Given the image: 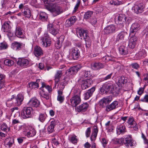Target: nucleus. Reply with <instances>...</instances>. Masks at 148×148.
Masks as SVG:
<instances>
[{
    "label": "nucleus",
    "mask_w": 148,
    "mask_h": 148,
    "mask_svg": "<svg viewBox=\"0 0 148 148\" xmlns=\"http://www.w3.org/2000/svg\"><path fill=\"white\" fill-rule=\"evenodd\" d=\"M28 84L29 87L31 89L38 88L39 87L38 84L36 82H31Z\"/></svg>",
    "instance_id": "obj_45"
},
{
    "label": "nucleus",
    "mask_w": 148,
    "mask_h": 148,
    "mask_svg": "<svg viewBox=\"0 0 148 148\" xmlns=\"http://www.w3.org/2000/svg\"><path fill=\"white\" fill-rule=\"evenodd\" d=\"M147 56V52L145 50L142 49L138 51L134 56V60H139Z\"/></svg>",
    "instance_id": "obj_11"
},
{
    "label": "nucleus",
    "mask_w": 148,
    "mask_h": 148,
    "mask_svg": "<svg viewBox=\"0 0 148 148\" xmlns=\"http://www.w3.org/2000/svg\"><path fill=\"white\" fill-rule=\"evenodd\" d=\"M14 143V138L9 137L6 138L4 141L5 145L9 148H10Z\"/></svg>",
    "instance_id": "obj_28"
},
{
    "label": "nucleus",
    "mask_w": 148,
    "mask_h": 148,
    "mask_svg": "<svg viewBox=\"0 0 148 148\" xmlns=\"http://www.w3.org/2000/svg\"><path fill=\"white\" fill-rule=\"evenodd\" d=\"M22 13H23L24 16L28 18H30L31 16V11L28 8H24V10H22Z\"/></svg>",
    "instance_id": "obj_34"
},
{
    "label": "nucleus",
    "mask_w": 148,
    "mask_h": 148,
    "mask_svg": "<svg viewBox=\"0 0 148 148\" xmlns=\"http://www.w3.org/2000/svg\"><path fill=\"white\" fill-rule=\"evenodd\" d=\"M71 54L74 60H77L80 56V51L77 48H72L71 50Z\"/></svg>",
    "instance_id": "obj_13"
},
{
    "label": "nucleus",
    "mask_w": 148,
    "mask_h": 148,
    "mask_svg": "<svg viewBox=\"0 0 148 148\" xmlns=\"http://www.w3.org/2000/svg\"><path fill=\"white\" fill-rule=\"evenodd\" d=\"M140 29V25L137 22L134 23L132 25L130 30V35L132 36L138 33Z\"/></svg>",
    "instance_id": "obj_8"
},
{
    "label": "nucleus",
    "mask_w": 148,
    "mask_h": 148,
    "mask_svg": "<svg viewBox=\"0 0 148 148\" xmlns=\"http://www.w3.org/2000/svg\"><path fill=\"white\" fill-rule=\"evenodd\" d=\"M62 74V71L58 70L57 71L55 75V82L56 84L58 83Z\"/></svg>",
    "instance_id": "obj_33"
},
{
    "label": "nucleus",
    "mask_w": 148,
    "mask_h": 148,
    "mask_svg": "<svg viewBox=\"0 0 148 148\" xmlns=\"http://www.w3.org/2000/svg\"><path fill=\"white\" fill-rule=\"evenodd\" d=\"M112 100V97L111 96H109L106 98H104L102 99L100 101L99 103L101 106L103 107L109 103Z\"/></svg>",
    "instance_id": "obj_23"
},
{
    "label": "nucleus",
    "mask_w": 148,
    "mask_h": 148,
    "mask_svg": "<svg viewBox=\"0 0 148 148\" xmlns=\"http://www.w3.org/2000/svg\"><path fill=\"white\" fill-rule=\"evenodd\" d=\"M145 88V86H144V88H140L139 89L138 91V93L139 95H141L142 94L143 92V91L144 90V89Z\"/></svg>",
    "instance_id": "obj_63"
},
{
    "label": "nucleus",
    "mask_w": 148,
    "mask_h": 148,
    "mask_svg": "<svg viewBox=\"0 0 148 148\" xmlns=\"http://www.w3.org/2000/svg\"><path fill=\"white\" fill-rule=\"evenodd\" d=\"M112 74H113V73H110V74L108 75L106 77L103 78V79L104 80H108V79H110L112 75Z\"/></svg>",
    "instance_id": "obj_64"
},
{
    "label": "nucleus",
    "mask_w": 148,
    "mask_h": 148,
    "mask_svg": "<svg viewBox=\"0 0 148 148\" xmlns=\"http://www.w3.org/2000/svg\"><path fill=\"white\" fill-rule=\"evenodd\" d=\"M126 17L125 14H119L118 18V22L119 24H123L126 21Z\"/></svg>",
    "instance_id": "obj_36"
},
{
    "label": "nucleus",
    "mask_w": 148,
    "mask_h": 148,
    "mask_svg": "<svg viewBox=\"0 0 148 148\" xmlns=\"http://www.w3.org/2000/svg\"><path fill=\"white\" fill-rule=\"evenodd\" d=\"M95 87H93L88 90L84 94V98L85 99L87 100L92 95L95 90Z\"/></svg>",
    "instance_id": "obj_25"
},
{
    "label": "nucleus",
    "mask_w": 148,
    "mask_h": 148,
    "mask_svg": "<svg viewBox=\"0 0 148 148\" xmlns=\"http://www.w3.org/2000/svg\"><path fill=\"white\" fill-rule=\"evenodd\" d=\"M40 104L39 100L35 98H33L30 100L27 105L31 108H37L39 106Z\"/></svg>",
    "instance_id": "obj_12"
},
{
    "label": "nucleus",
    "mask_w": 148,
    "mask_h": 148,
    "mask_svg": "<svg viewBox=\"0 0 148 148\" xmlns=\"http://www.w3.org/2000/svg\"><path fill=\"white\" fill-rule=\"evenodd\" d=\"M104 9L103 6L102 5H101L99 6V7H98L97 8L96 10V11L98 13H100L102 12Z\"/></svg>",
    "instance_id": "obj_54"
},
{
    "label": "nucleus",
    "mask_w": 148,
    "mask_h": 148,
    "mask_svg": "<svg viewBox=\"0 0 148 148\" xmlns=\"http://www.w3.org/2000/svg\"><path fill=\"white\" fill-rule=\"evenodd\" d=\"M40 88L42 90L46 91L49 93L51 91V88L49 85H46L44 83H42V86Z\"/></svg>",
    "instance_id": "obj_39"
},
{
    "label": "nucleus",
    "mask_w": 148,
    "mask_h": 148,
    "mask_svg": "<svg viewBox=\"0 0 148 148\" xmlns=\"http://www.w3.org/2000/svg\"><path fill=\"white\" fill-rule=\"evenodd\" d=\"M120 53L122 55H125L128 53L127 48L124 46H121L119 48Z\"/></svg>",
    "instance_id": "obj_37"
},
{
    "label": "nucleus",
    "mask_w": 148,
    "mask_h": 148,
    "mask_svg": "<svg viewBox=\"0 0 148 148\" xmlns=\"http://www.w3.org/2000/svg\"><path fill=\"white\" fill-rule=\"evenodd\" d=\"M8 47L7 43L5 41L0 43V50H5L7 49Z\"/></svg>",
    "instance_id": "obj_47"
},
{
    "label": "nucleus",
    "mask_w": 148,
    "mask_h": 148,
    "mask_svg": "<svg viewBox=\"0 0 148 148\" xmlns=\"http://www.w3.org/2000/svg\"><path fill=\"white\" fill-rule=\"evenodd\" d=\"M88 32L87 31L82 29H79L77 32V34L78 37H80L82 39H83L85 40L86 46L87 41L89 39Z\"/></svg>",
    "instance_id": "obj_5"
},
{
    "label": "nucleus",
    "mask_w": 148,
    "mask_h": 148,
    "mask_svg": "<svg viewBox=\"0 0 148 148\" xmlns=\"http://www.w3.org/2000/svg\"><path fill=\"white\" fill-rule=\"evenodd\" d=\"M98 131V127L97 126H94L92 130V133L90 137V139L92 142L91 148H96V144L94 142L95 141Z\"/></svg>",
    "instance_id": "obj_4"
},
{
    "label": "nucleus",
    "mask_w": 148,
    "mask_h": 148,
    "mask_svg": "<svg viewBox=\"0 0 148 148\" xmlns=\"http://www.w3.org/2000/svg\"><path fill=\"white\" fill-rule=\"evenodd\" d=\"M113 143L114 144H124L126 146L128 147L133 146V140L129 135H127L124 138L114 139L113 140Z\"/></svg>",
    "instance_id": "obj_1"
},
{
    "label": "nucleus",
    "mask_w": 148,
    "mask_h": 148,
    "mask_svg": "<svg viewBox=\"0 0 148 148\" xmlns=\"http://www.w3.org/2000/svg\"><path fill=\"white\" fill-rule=\"evenodd\" d=\"M25 134L27 135L28 137H32L35 136L36 134V132L34 130H30L29 129L25 132Z\"/></svg>",
    "instance_id": "obj_41"
},
{
    "label": "nucleus",
    "mask_w": 148,
    "mask_h": 148,
    "mask_svg": "<svg viewBox=\"0 0 148 148\" xmlns=\"http://www.w3.org/2000/svg\"><path fill=\"white\" fill-rule=\"evenodd\" d=\"M119 102L117 101H114L110 105L106 107V110L109 112L116 108L118 107Z\"/></svg>",
    "instance_id": "obj_21"
},
{
    "label": "nucleus",
    "mask_w": 148,
    "mask_h": 148,
    "mask_svg": "<svg viewBox=\"0 0 148 148\" xmlns=\"http://www.w3.org/2000/svg\"><path fill=\"white\" fill-rule=\"evenodd\" d=\"M47 27L49 32L53 35L56 36L58 33V31L54 28L52 24H49Z\"/></svg>",
    "instance_id": "obj_29"
},
{
    "label": "nucleus",
    "mask_w": 148,
    "mask_h": 148,
    "mask_svg": "<svg viewBox=\"0 0 148 148\" xmlns=\"http://www.w3.org/2000/svg\"><path fill=\"white\" fill-rule=\"evenodd\" d=\"M81 68V66L79 65H77L71 68V70L73 71V73H77Z\"/></svg>",
    "instance_id": "obj_51"
},
{
    "label": "nucleus",
    "mask_w": 148,
    "mask_h": 148,
    "mask_svg": "<svg viewBox=\"0 0 148 148\" xmlns=\"http://www.w3.org/2000/svg\"><path fill=\"white\" fill-rule=\"evenodd\" d=\"M48 18L47 14L45 12H41L40 14V19L43 21L47 20Z\"/></svg>",
    "instance_id": "obj_43"
},
{
    "label": "nucleus",
    "mask_w": 148,
    "mask_h": 148,
    "mask_svg": "<svg viewBox=\"0 0 148 148\" xmlns=\"http://www.w3.org/2000/svg\"><path fill=\"white\" fill-rule=\"evenodd\" d=\"M88 106V104L86 102L77 107L75 108V109L78 112H84L87 110Z\"/></svg>",
    "instance_id": "obj_17"
},
{
    "label": "nucleus",
    "mask_w": 148,
    "mask_h": 148,
    "mask_svg": "<svg viewBox=\"0 0 148 148\" xmlns=\"http://www.w3.org/2000/svg\"><path fill=\"white\" fill-rule=\"evenodd\" d=\"M71 70V68L67 70L66 72V74L67 75L69 76L74 74L73 71H72Z\"/></svg>",
    "instance_id": "obj_61"
},
{
    "label": "nucleus",
    "mask_w": 148,
    "mask_h": 148,
    "mask_svg": "<svg viewBox=\"0 0 148 148\" xmlns=\"http://www.w3.org/2000/svg\"><path fill=\"white\" fill-rule=\"evenodd\" d=\"M81 75H82V77L83 78L89 77L90 75V71L85 70L81 73Z\"/></svg>",
    "instance_id": "obj_48"
},
{
    "label": "nucleus",
    "mask_w": 148,
    "mask_h": 148,
    "mask_svg": "<svg viewBox=\"0 0 148 148\" xmlns=\"http://www.w3.org/2000/svg\"><path fill=\"white\" fill-rule=\"evenodd\" d=\"M64 40V36L63 35H61L59 38H57V40L61 43H62Z\"/></svg>",
    "instance_id": "obj_62"
},
{
    "label": "nucleus",
    "mask_w": 148,
    "mask_h": 148,
    "mask_svg": "<svg viewBox=\"0 0 148 148\" xmlns=\"http://www.w3.org/2000/svg\"><path fill=\"white\" fill-rule=\"evenodd\" d=\"M70 140L73 143H76L77 142V139L76 136H73L70 138Z\"/></svg>",
    "instance_id": "obj_55"
},
{
    "label": "nucleus",
    "mask_w": 148,
    "mask_h": 148,
    "mask_svg": "<svg viewBox=\"0 0 148 148\" xmlns=\"http://www.w3.org/2000/svg\"><path fill=\"white\" fill-rule=\"evenodd\" d=\"M33 109L30 107H24L21 113L22 117L24 119L31 118Z\"/></svg>",
    "instance_id": "obj_3"
},
{
    "label": "nucleus",
    "mask_w": 148,
    "mask_h": 148,
    "mask_svg": "<svg viewBox=\"0 0 148 148\" xmlns=\"http://www.w3.org/2000/svg\"><path fill=\"white\" fill-rule=\"evenodd\" d=\"M50 125L48 126L47 129L49 133H52L54 130V128L56 125V122L53 119H52Z\"/></svg>",
    "instance_id": "obj_32"
},
{
    "label": "nucleus",
    "mask_w": 148,
    "mask_h": 148,
    "mask_svg": "<svg viewBox=\"0 0 148 148\" xmlns=\"http://www.w3.org/2000/svg\"><path fill=\"white\" fill-rule=\"evenodd\" d=\"M62 43H61L60 42L56 41L55 44V46L56 49H60L62 46Z\"/></svg>",
    "instance_id": "obj_57"
},
{
    "label": "nucleus",
    "mask_w": 148,
    "mask_h": 148,
    "mask_svg": "<svg viewBox=\"0 0 148 148\" xmlns=\"http://www.w3.org/2000/svg\"><path fill=\"white\" fill-rule=\"evenodd\" d=\"M90 133L91 128L90 127H89L87 128L85 132L86 136V137L88 138L90 136Z\"/></svg>",
    "instance_id": "obj_56"
},
{
    "label": "nucleus",
    "mask_w": 148,
    "mask_h": 148,
    "mask_svg": "<svg viewBox=\"0 0 148 148\" xmlns=\"http://www.w3.org/2000/svg\"><path fill=\"white\" fill-rule=\"evenodd\" d=\"M127 123L130 125V126H133V125H136V123L134 120V118L132 116H130L129 118Z\"/></svg>",
    "instance_id": "obj_42"
},
{
    "label": "nucleus",
    "mask_w": 148,
    "mask_h": 148,
    "mask_svg": "<svg viewBox=\"0 0 148 148\" xmlns=\"http://www.w3.org/2000/svg\"><path fill=\"white\" fill-rule=\"evenodd\" d=\"M23 29L20 27H17L16 29V32L15 34L18 37L21 38V36H23Z\"/></svg>",
    "instance_id": "obj_38"
},
{
    "label": "nucleus",
    "mask_w": 148,
    "mask_h": 148,
    "mask_svg": "<svg viewBox=\"0 0 148 148\" xmlns=\"http://www.w3.org/2000/svg\"><path fill=\"white\" fill-rule=\"evenodd\" d=\"M10 22H5L2 25V29L4 32L7 33V35L9 37H12L13 34L11 31V27L10 24Z\"/></svg>",
    "instance_id": "obj_6"
},
{
    "label": "nucleus",
    "mask_w": 148,
    "mask_h": 148,
    "mask_svg": "<svg viewBox=\"0 0 148 148\" xmlns=\"http://www.w3.org/2000/svg\"><path fill=\"white\" fill-rule=\"evenodd\" d=\"M40 92L41 97L46 100L49 99L50 98V96L48 92L44 90Z\"/></svg>",
    "instance_id": "obj_44"
},
{
    "label": "nucleus",
    "mask_w": 148,
    "mask_h": 148,
    "mask_svg": "<svg viewBox=\"0 0 148 148\" xmlns=\"http://www.w3.org/2000/svg\"><path fill=\"white\" fill-rule=\"evenodd\" d=\"M130 66L133 69H137L140 67L138 64L136 63L131 64Z\"/></svg>",
    "instance_id": "obj_53"
},
{
    "label": "nucleus",
    "mask_w": 148,
    "mask_h": 148,
    "mask_svg": "<svg viewBox=\"0 0 148 148\" xmlns=\"http://www.w3.org/2000/svg\"><path fill=\"white\" fill-rule=\"evenodd\" d=\"M63 92L58 91V96L57 100L59 101L60 103H63L64 100V96L63 95Z\"/></svg>",
    "instance_id": "obj_35"
},
{
    "label": "nucleus",
    "mask_w": 148,
    "mask_h": 148,
    "mask_svg": "<svg viewBox=\"0 0 148 148\" xmlns=\"http://www.w3.org/2000/svg\"><path fill=\"white\" fill-rule=\"evenodd\" d=\"M92 14V11H88L85 13L84 15V18L85 19H88L91 17Z\"/></svg>",
    "instance_id": "obj_49"
},
{
    "label": "nucleus",
    "mask_w": 148,
    "mask_h": 148,
    "mask_svg": "<svg viewBox=\"0 0 148 148\" xmlns=\"http://www.w3.org/2000/svg\"><path fill=\"white\" fill-rule=\"evenodd\" d=\"M1 129L2 131L5 132H8L10 130V128L8 127L7 125L5 123H3L1 125Z\"/></svg>",
    "instance_id": "obj_50"
},
{
    "label": "nucleus",
    "mask_w": 148,
    "mask_h": 148,
    "mask_svg": "<svg viewBox=\"0 0 148 148\" xmlns=\"http://www.w3.org/2000/svg\"><path fill=\"white\" fill-rule=\"evenodd\" d=\"M23 45L24 46L25 44H23L21 43L15 41L12 43L11 47L14 50L17 51L21 50Z\"/></svg>",
    "instance_id": "obj_26"
},
{
    "label": "nucleus",
    "mask_w": 148,
    "mask_h": 148,
    "mask_svg": "<svg viewBox=\"0 0 148 148\" xmlns=\"http://www.w3.org/2000/svg\"><path fill=\"white\" fill-rule=\"evenodd\" d=\"M125 130V126L122 124L118 125L116 129L117 133L118 134H124L126 132Z\"/></svg>",
    "instance_id": "obj_31"
},
{
    "label": "nucleus",
    "mask_w": 148,
    "mask_h": 148,
    "mask_svg": "<svg viewBox=\"0 0 148 148\" xmlns=\"http://www.w3.org/2000/svg\"><path fill=\"white\" fill-rule=\"evenodd\" d=\"M144 6L142 3H140L138 5H135L132 8V10H134V12L136 14L141 13L143 11Z\"/></svg>",
    "instance_id": "obj_14"
},
{
    "label": "nucleus",
    "mask_w": 148,
    "mask_h": 148,
    "mask_svg": "<svg viewBox=\"0 0 148 148\" xmlns=\"http://www.w3.org/2000/svg\"><path fill=\"white\" fill-rule=\"evenodd\" d=\"M77 20V19L75 16H72L66 20L65 22V25L66 27H69L73 25Z\"/></svg>",
    "instance_id": "obj_20"
},
{
    "label": "nucleus",
    "mask_w": 148,
    "mask_h": 148,
    "mask_svg": "<svg viewBox=\"0 0 148 148\" xmlns=\"http://www.w3.org/2000/svg\"><path fill=\"white\" fill-rule=\"evenodd\" d=\"M125 82V78L124 77H121L119 79L117 82V85L119 86L122 84H123Z\"/></svg>",
    "instance_id": "obj_52"
},
{
    "label": "nucleus",
    "mask_w": 148,
    "mask_h": 148,
    "mask_svg": "<svg viewBox=\"0 0 148 148\" xmlns=\"http://www.w3.org/2000/svg\"><path fill=\"white\" fill-rule=\"evenodd\" d=\"M116 27L113 25H111L106 27L104 29V32L106 34H109L114 32Z\"/></svg>",
    "instance_id": "obj_24"
},
{
    "label": "nucleus",
    "mask_w": 148,
    "mask_h": 148,
    "mask_svg": "<svg viewBox=\"0 0 148 148\" xmlns=\"http://www.w3.org/2000/svg\"><path fill=\"white\" fill-rule=\"evenodd\" d=\"M113 86L111 83H106L103 84L100 89V91L102 94H106L110 90Z\"/></svg>",
    "instance_id": "obj_10"
},
{
    "label": "nucleus",
    "mask_w": 148,
    "mask_h": 148,
    "mask_svg": "<svg viewBox=\"0 0 148 148\" xmlns=\"http://www.w3.org/2000/svg\"><path fill=\"white\" fill-rule=\"evenodd\" d=\"M92 83V81L91 79H87L84 80L82 82L81 85L82 88L83 90H85L90 87Z\"/></svg>",
    "instance_id": "obj_15"
},
{
    "label": "nucleus",
    "mask_w": 148,
    "mask_h": 148,
    "mask_svg": "<svg viewBox=\"0 0 148 148\" xmlns=\"http://www.w3.org/2000/svg\"><path fill=\"white\" fill-rule=\"evenodd\" d=\"M24 99V96L22 94H18L16 97L15 98V104L16 106H20L22 103Z\"/></svg>",
    "instance_id": "obj_22"
},
{
    "label": "nucleus",
    "mask_w": 148,
    "mask_h": 148,
    "mask_svg": "<svg viewBox=\"0 0 148 148\" xmlns=\"http://www.w3.org/2000/svg\"><path fill=\"white\" fill-rule=\"evenodd\" d=\"M129 40L128 46L130 48L133 49L136 45L138 38L136 36H133Z\"/></svg>",
    "instance_id": "obj_18"
},
{
    "label": "nucleus",
    "mask_w": 148,
    "mask_h": 148,
    "mask_svg": "<svg viewBox=\"0 0 148 148\" xmlns=\"http://www.w3.org/2000/svg\"><path fill=\"white\" fill-rule=\"evenodd\" d=\"M114 57L112 56L110 57L108 56H107L105 57V59L106 61H114Z\"/></svg>",
    "instance_id": "obj_58"
},
{
    "label": "nucleus",
    "mask_w": 148,
    "mask_h": 148,
    "mask_svg": "<svg viewBox=\"0 0 148 148\" xmlns=\"http://www.w3.org/2000/svg\"><path fill=\"white\" fill-rule=\"evenodd\" d=\"M110 3L112 5H118L120 4V2L117 0H114L110 2Z\"/></svg>",
    "instance_id": "obj_59"
},
{
    "label": "nucleus",
    "mask_w": 148,
    "mask_h": 148,
    "mask_svg": "<svg viewBox=\"0 0 148 148\" xmlns=\"http://www.w3.org/2000/svg\"><path fill=\"white\" fill-rule=\"evenodd\" d=\"M104 147H105L106 146L107 144L108 141L106 140V139L105 138H103L102 140V141H101Z\"/></svg>",
    "instance_id": "obj_60"
},
{
    "label": "nucleus",
    "mask_w": 148,
    "mask_h": 148,
    "mask_svg": "<svg viewBox=\"0 0 148 148\" xmlns=\"http://www.w3.org/2000/svg\"><path fill=\"white\" fill-rule=\"evenodd\" d=\"M29 63L28 60L23 58H19L17 62V64L21 67H24L27 66Z\"/></svg>",
    "instance_id": "obj_19"
},
{
    "label": "nucleus",
    "mask_w": 148,
    "mask_h": 148,
    "mask_svg": "<svg viewBox=\"0 0 148 148\" xmlns=\"http://www.w3.org/2000/svg\"><path fill=\"white\" fill-rule=\"evenodd\" d=\"M47 9L55 16L59 15L62 12V8L58 5H53V7H49Z\"/></svg>",
    "instance_id": "obj_7"
},
{
    "label": "nucleus",
    "mask_w": 148,
    "mask_h": 148,
    "mask_svg": "<svg viewBox=\"0 0 148 148\" xmlns=\"http://www.w3.org/2000/svg\"><path fill=\"white\" fill-rule=\"evenodd\" d=\"M4 63L5 65L10 66H13L14 64V62L12 60L7 59L4 60Z\"/></svg>",
    "instance_id": "obj_46"
},
{
    "label": "nucleus",
    "mask_w": 148,
    "mask_h": 148,
    "mask_svg": "<svg viewBox=\"0 0 148 148\" xmlns=\"http://www.w3.org/2000/svg\"><path fill=\"white\" fill-rule=\"evenodd\" d=\"M41 40L42 45L44 47H47L50 46L51 40L48 34H45L44 36L42 38Z\"/></svg>",
    "instance_id": "obj_9"
},
{
    "label": "nucleus",
    "mask_w": 148,
    "mask_h": 148,
    "mask_svg": "<svg viewBox=\"0 0 148 148\" xmlns=\"http://www.w3.org/2000/svg\"><path fill=\"white\" fill-rule=\"evenodd\" d=\"M47 116L45 113H40L38 117V120L41 123L44 122L47 119Z\"/></svg>",
    "instance_id": "obj_40"
},
{
    "label": "nucleus",
    "mask_w": 148,
    "mask_h": 148,
    "mask_svg": "<svg viewBox=\"0 0 148 148\" xmlns=\"http://www.w3.org/2000/svg\"><path fill=\"white\" fill-rule=\"evenodd\" d=\"M127 32L124 31L120 32L116 36V42L121 41L123 40L127 36Z\"/></svg>",
    "instance_id": "obj_16"
},
{
    "label": "nucleus",
    "mask_w": 148,
    "mask_h": 148,
    "mask_svg": "<svg viewBox=\"0 0 148 148\" xmlns=\"http://www.w3.org/2000/svg\"><path fill=\"white\" fill-rule=\"evenodd\" d=\"M104 67V64L100 62H94L91 64L92 68L95 70H99Z\"/></svg>",
    "instance_id": "obj_27"
},
{
    "label": "nucleus",
    "mask_w": 148,
    "mask_h": 148,
    "mask_svg": "<svg viewBox=\"0 0 148 148\" xmlns=\"http://www.w3.org/2000/svg\"><path fill=\"white\" fill-rule=\"evenodd\" d=\"M34 52L36 57L40 56L43 54V50L40 47L38 46H36L34 47Z\"/></svg>",
    "instance_id": "obj_30"
},
{
    "label": "nucleus",
    "mask_w": 148,
    "mask_h": 148,
    "mask_svg": "<svg viewBox=\"0 0 148 148\" xmlns=\"http://www.w3.org/2000/svg\"><path fill=\"white\" fill-rule=\"evenodd\" d=\"M81 91L77 90L74 95L70 99L71 105L73 107H76L81 102Z\"/></svg>",
    "instance_id": "obj_2"
}]
</instances>
